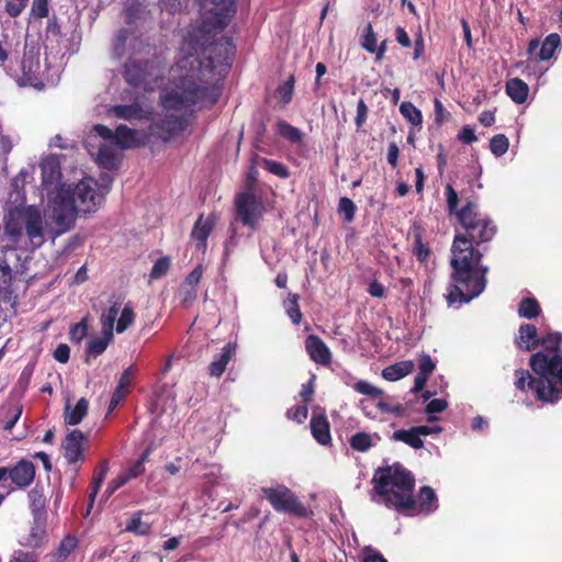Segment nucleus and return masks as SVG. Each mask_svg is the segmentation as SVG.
I'll return each instance as SVG.
<instances>
[{"label": "nucleus", "mask_w": 562, "mask_h": 562, "mask_svg": "<svg viewBox=\"0 0 562 562\" xmlns=\"http://www.w3.org/2000/svg\"><path fill=\"white\" fill-rule=\"evenodd\" d=\"M530 366L539 379H532L528 371H518L516 386L535 389L541 401H557L562 395V357L538 352L530 358Z\"/></svg>", "instance_id": "obj_4"}, {"label": "nucleus", "mask_w": 562, "mask_h": 562, "mask_svg": "<svg viewBox=\"0 0 562 562\" xmlns=\"http://www.w3.org/2000/svg\"><path fill=\"white\" fill-rule=\"evenodd\" d=\"M376 406L382 412L392 413V414L397 415V416H400V415H402L404 413V407L401 404L391 405L387 402L379 401Z\"/></svg>", "instance_id": "obj_56"}, {"label": "nucleus", "mask_w": 562, "mask_h": 562, "mask_svg": "<svg viewBox=\"0 0 562 562\" xmlns=\"http://www.w3.org/2000/svg\"><path fill=\"white\" fill-rule=\"evenodd\" d=\"M127 42V32L121 31L114 42L113 55L115 58H121L125 55V46Z\"/></svg>", "instance_id": "obj_47"}, {"label": "nucleus", "mask_w": 562, "mask_h": 562, "mask_svg": "<svg viewBox=\"0 0 562 562\" xmlns=\"http://www.w3.org/2000/svg\"><path fill=\"white\" fill-rule=\"evenodd\" d=\"M94 131L102 138L99 145L98 162L106 169L116 167L122 147L113 140V131L104 125L98 124Z\"/></svg>", "instance_id": "obj_12"}, {"label": "nucleus", "mask_w": 562, "mask_h": 562, "mask_svg": "<svg viewBox=\"0 0 562 562\" xmlns=\"http://www.w3.org/2000/svg\"><path fill=\"white\" fill-rule=\"evenodd\" d=\"M32 13L37 18H45L48 14L47 0H33Z\"/></svg>", "instance_id": "obj_53"}, {"label": "nucleus", "mask_w": 562, "mask_h": 562, "mask_svg": "<svg viewBox=\"0 0 562 562\" xmlns=\"http://www.w3.org/2000/svg\"><path fill=\"white\" fill-rule=\"evenodd\" d=\"M124 76L130 85L150 91L160 86L164 68L157 57L142 61L135 56L125 64Z\"/></svg>", "instance_id": "obj_7"}, {"label": "nucleus", "mask_w": 562, "mask_h": 562, "mask_svg": "<svg viewBox=\"0 0 562 562\" xmlns=\"http://www.w3.org/2000/svg\"><path fill=\"white\" fill-rule=\"evenodd\" d=\"M125 529L136 535H147L150 530V525L142 520L140 514H135L127 522Z\"/></svg>", "instance_id": "obj_36"}, {"label": "nucleus", "mask_w": 562, "mask_h": 562, "mask_svg": "<svg viewBox=\"0 0 562 562\" xmlns=\"http://www.w3.org/2000/svg\"><path fill=\"white\" fill-rule=\"evenodd\" d=\"M540 312L538 302L535 299H525L519 305L518 313L521 317L533 318Z\"/></svg>", "instance_id": "obj_35"}, {"label": "nucleus", "mask_w": 562, "mask_h": 562, "mask_svg": "<svg viewBox=\"0 0 562 562\" xmlns=\"http://www.w3.org/2000/svg\"><path fill=\"white\" fill-rule=\"evenodd\" d=\"M110 113L123 120H137L148 114V111L143 109L139 104L134 103L130 105H116L110 110Z\"/></svg>", "instance_id": "obj_22"}, {"label": "nucleus", "mask_w": 562, "mask_h": 562, "mask_svg": "<svg viewBox=\"0 0 562 562\" xmlns=\"http://www.w3.org/2000/svg\"><path fill=\"white\" fill-rule=\"evenodd\" d=\"M69 347L65 344H60L54 351V358L60 363H66L69 359Z\"/></svg>", "instance_id": "obj_58"}, {"label": "nucleus", "mask_w": 562, "mask_h": 562, "mask_svg": "<svg viewBox=\"0 0 562 562\" xmlns=\"http://www.w3.org/2000/svg\"><path fill=\"white\" fill-rule=\"evenodd\" d=\"M362 46L369 53H375L376 50V37L372 30L371 24L366 26V33L363 35Z\"/></svg>", "instance_id": "obj_46"}, {"label": "nucleus", "mask_w": 562, "mask_h": 562, "mask_svg": "<svg viewBox=\"0 0 562 562\" xmlns=\"http://www.w3.org/2000/svg\"><path fill=\"white\" fill-rule=\"evenodd\" d=\"M560 42H561V40H560L559 34L551 33L550 35H548L541 45V48L539 52V59H541V60L550 59L553 56L554 50L559 47Z\"/></svg>", "instance_id": "obj_30"}, {"label": "nucleus", "mask_w": 562, "mask_h": 562, "mask_svg": "<svg viewBox=\"0 0 562 562\" xmlns=\"http://www.w3.org/2000/svg\"><path fill=\"white\" fill-rule=\"evenodd\" d=\"M145 468L142 465V462H135L128 470H126L122 475L126 477L128 482L132 479L137 477L144 472Z\"/></svg>", "instance_id": "obj_59"}, {"label": "nucleus", "mask_w": 562, "mask_h": 562, "mask_svg": "<svg viewBox=\"0 0 562 562\" xmlns=\"http://www.w3.org/2000/svg\"><path fill=\"white\" fill-rule=\"evenodd\" d=\"M199 1L201 21L184 37L176 67L170 69L173 85L161 94L165 120L155 124V132L164 139L183 130L193 106L217 101L218 82L231 65L232 45L216 36L235 14L234 0Z\"/></svg>", "instance_id": "obj_1"}, {"label": "nucleus", "mask_w": 562, "mask_h": 562, "mask_svg": "<svg viewBox=\"0 0 562 562\" xmlns=\"http://www.w3.org/2000/svg\"><path fill=\"white\" fill-rule=\"evenodd\" d=\"M353 387L357 392L372 397H378L383 393L381 389L375 387L367 381H358Z\"/></svg>", "instance_id": "obj_45"}, {"label": "nucleus", "mask_w": 562, "mask_h": 562, "mask_svg": "<svg viewBox=\"0 0 562 562\" xmlns=\"http://www.w3.org/2000/svg\"><path fill=\"white\" fill-rule=\"evenodd\" d=\"M133 372H134L133 367H128L122 373V375L119 380V384L112 394L108 414L112 413L115 409V407L119 405V403L122 401V398L127 394L131 382H132Z\"/></svg>", "instance_id": "obj_18"}, {"label": "nucleus", "mask_w": 562, "mask_h": 562, "mask_svg": "<svg viewBox=\"0 0 562 562\" xmlns=\"http://www.w3.org/2000/svg\"><path fill=\"white\" fill-rule=\"evenodd\" d=\"M400 112L413 125L418 126L423 122L422 112L411 102H403Z\"/></svg>", "instance_id": "obj_32"}, {"label": "nucleus", "mask_w": 562, "mask_h": 562, "mask_svg": "<svg viewBox=\"0 0 562 562\" xmlns=\"http://www.w3.org/2000/svg\"><path fill=\"white\" fill-rule=\"evenodd\" d=\"M448 406V403L443 398L431 400L426 406V413L435 414L443 412Z\"/></svg>", "instance_id": "obj_52"}, {"label": "nucleus", "mask_w": 562, "mask_h": 562, "mask_svg": "<svg viewBox=\"0 0 562 562\" xmlns=\"http://www.w3.org/2000/svg\"><path fill=\"white\" fill-rule=\"evenodd\" d=\"M126 483H127L126 477H124L122 474L119 475L116 479L112 480L109 483L106 491H105L106 495L111 496L116 490H119L121 486H123Z\"/></svg>", "instance_id": "obj_63"}, {"label": "nucleus", "mask_w": 562, "mask_h": 562, "mask_svg": "<svg viewBox=\"0 0 562 562\" xmlns=\"http://www.w3.org/2000/svg\"><path fill=\"white\" fill-rule=\"evenodd\" d=\"M71 339L81 341L87 335V325L85 323L76 324L70 331Z\"/></svg>", "instance_id": "obj_61"}, {"label": "nucleus", "mask_w": 562, "mask_h": 562, "mask_svg": "<svg viewBox=\"0 0 562 562\" xmlns=\"http://www.w3.org/2000/svg\"><path fill=\"white\" fill-rule=\"evenodd\" d=\"M413 369V361H401L383 369L382 376L387 381H397L409 374Z\"/></svg>", "instance_id": "obj_21"}, {"label": "nucleus", "mask_w": 562, "mask_h": 562, "mask_svg": "<svg viewBox=\"0 0 562 562\" xmlns=\"http://www.w3.org/2000/svg\"><path fill=\"white\" fill-rule=\"evenodd\" d=\"M113 336L102 334V337L92 338L88 341L87 355L88 357H98L104 352Z\"/></svg>", "instance_id": "obj_31"}, {"label": "nucleus", "mask_w": 562, "mask_h": 562, "mask_svg": "<svg viewBox=\"0 0 562 562\" xmlns=\"http://www.w3.org/2000/svg\"><path fill=\"white\" fill-rule=\"evenodd\" d=\"M435 362L428 355H422L418 362L419 373L430 375L435 370Z\"/></svg>", "instance_id": "obj_51"}, {"label": "nucleus", "mask_w": 562, "mask_h": 562, "mask_svg": "<svg viewBox=\"0 0 562 562\" xmlns=\"http://www.w3.org/2000/svg\"><path fill=\"white\" fill-rule=\"evenodd\" d=\"M314 379L315 378L312 376L306 384L302 385V389H301V392H300V396H301L302 401L304 402V404H306L310 401H312V397H313V394H314V386H313Z\"/></svg>", "instance_id": "obj_57"}, {"label": "nucleus", "mask_w": 562, "mask_h": 562, "mask_svg": "<svg viewBox=\"0 0 562 562\" xmlns=\"http://www.w3.org/2000/svg\"><path fill=\"white\" fill-rule=\"evenodd\" d=\"M367 115H368V106L363 100H359V102L357 104V116H356V124L358 127H360L364 123Z\"/></svg>", "instance_id": "obj_60"}, {"label": "nucleus", "mask_w": 562, "mask_h": 562, "mask_svg": "<svg viewBox=\"0 0 562 562\" xmlns=\"http://www.w3.org/2000/svg\"><path fill=\"white\" fill-rule=\"evenodd\" d=\"M214 226L212 218H203L202 216L195 222L191 238L195 243V247L202 251L206 248V240Z\"/></svg>", "instance_id": "obj_17"}, {"label": "nucleus", "mask_w": 562, "mask_h": 562, "mask_svg": "<svg viewBox=\"0 0 562 562\" xmlns=\"http://www.w3.org/2000/svg\"><path fill=\"white\" fill-rule=\"evenodd\" d=\"M446 192H447L448 207H449L450 212H453L458 205V194L450 184H448L446 187Z\"/></svg>", "instance_id": "obj_64"}, {"label": "nucleus", "mask_w": 562, "mask_h": 562, "mask_svg": "<svg viewBox=\"0 0 562 562\" xmlns=\"http://www.w3.org/2000/svg\"><path fill=\"white\" fill-rule=\"evenodd\" d=\"M419 501L423 510L429 512L431 503L436 502V494L429 486H424L419 492Z\"/></svg>", "instance_id": "obj_42"}, {"label": "nucleus", "mask_w": 562, "mask_h": 562, "mask_svg": "<svg viewBox=\"0 0 562 562\" xmlns=\"http://www.w3.org/2000/svg\"><path fill=\"white\" fill-rule=\"evenodd\" d=\"M8 476L15 486L23 488L29 486L35 476V467L31 461L21 460L16 465L9 469Z\"/></svg>", "instance_id": "obj_14"}, {"label": "nucleus", "mask_w": 562, "mask_h": 562, "mask_svg": "<svg viewBox=\"0 0 562 562\" xmlns=\"http://www.w3.org/2000/svg\"><path fill=\"white\" fill-rule=\"evenodd\" d=\"M541 345L549 351H555L562 357V335L560 333H549L541 340Z\"/></svg>", "instance_id": "obj_33"}, {"label": "nucleus", "mask_w": 562, "mask_h": 562, "mask_svg": "<svg viewBox=\"0 0 562 562\" xmlns=\"http://www.w3.org/2000/svg\"><path fill=\"white\" fill-rule=\"evenodd\" d=\"M178 295L181 303L186 305L191 304L196 299V289L194 286H190L182 283L179 289Z\"/></svg>", "instance_id": "obj_48"}, {"label": "nucleus", "mask_w": 562, "mask_h": 562, "mask_svg": "<svg viewBox=\"0 0 562 562\" xmlns=\"http://www.w3.org/2000/svg\"><path fill=\"white\" fill-rule=\"evenodd\" d=\"M509 143L505 135L498 134L491 139L490 148L495 156H503L508 149Z\"/></svg>", "instance_id": "obj_38"}, {"label": "nucleus", "mask_w": 562, "mask_h": 562, "mask_svg": "<svg viewBox=\"0 0 562 562\" xmlns=\"http://www.w3.org/2000/svg\"><path fill=\"white\" fill-rule=\"evenodd\" d=\"M77 546V539L75 537H66L59 548H58V557L59 558H67L70 552L75 550Z\"/></svg>", "instance_id": "obj_50"}, {"label": "nucleus", "mask_w": 562, "mask_h": 562, "mask_svg": "<svg viewBox=\"0 0 562 562\" xmlns=\"http://www.w3.org/2000/svg\"><path fill=\"white\" fill-rule=\"evenodd\" d=\"M89 408V402L81 397L75 406H71L69 403L65 406V422L68 425H78L86 417Z\"/></svg>", "instance_id": "obj_19"}, {"label": "nucleus", "mask_w": 562, "mask_h": 562, "mask_svg": "<svg viewBox=\"0 0 562 562\" xmlns=\"http://www.w3.org/2000/svg\"><path fill=\"white\" fill-rule=\"evenodd\" d=\"M21 68L22 76L20 78V85L30 86L37 90H42L45 87L46 68L41 65L40 52L37 48L30 47L25 49Z\"/></svg>", "instance_id": "obj_11"}, {"label": "nucleus", "mask_w": 562, "mask_h": 562, "mask_svg": "<svg viewBox=\"0 0 562 562\" xmlns=\"http://www.w3.org/2000/svg\"><path fill=\"white\" fill-rule=\"evenodd\" d=\"M294 77L290 76L286 81L279 86L277 90V99L283 105L288 104L293 94Z\"/></svg>", "instance_id": "obj_34"}, {"label": "nucleus", "mask_w": 562, "mask_h": 562, "mask_svg": "<svg viewBox=\"0 0 562 562\" xmlns=\"http://www.w3.org/2000/svg\"><path fill=\"white\" fill-rule=\"evenodd\" d=\"M313 437L321 443L327 445L330 441L329 426L324 416H313L311 420Z\"/></svg>", "instance_id": "obj_23"}, {"label": "nucleus", "mask_w": 562, "mask_h": 562, "mask_svg": "<svg viewBox=\"0 0 562 562\" xmlns=\"http://www.w3.org/2000/svg\"><path fill=\"white\" fill-rule=\"evenodd\" d=\"M278 133L291 142H297L301 138L300 131L286 122L278 123Z\"/></svg>", "instance_id": "obj_40"}, {"label": "nucleus", "mask_w": 562, "mask_h": 562, "mask_svg": "<svg viewBox=\"0 0 562 562\" xmlns=\"http://www.w3.org/2000/svg\"><path fill=\"white\" fill-rule=\"evenodd\" d=\"M44 231L42 212L33 205L12 209L4 225V233L13 244H19L25 233L33 248L44 243Z\"/></svg>", "instance_id": "obj_6"}, {"label": "nucleus", "mask_w": 562, "mask_h": 562, "mask_svg": "<svg viewBox=\"0 0 562 562\" xmlns=\"http://www.w3.org/2000/svg\"><path fill=\"white\" fill-rule=\"evenodd\" d=\"M263 496L277 512L303 516L305 508L293 492L284 485L262 487Z\"/></svg>", "instance_id": "obj_10"}, {"label": "nucleus", "mask_w": 562, "mask_h": 562, "mask_svg": "<svg viewBox=\"0 0 562 562\" xmlns=\"http://www.w3.org/2000/svg\"><path fill=\"white\" fill-rule=\"evenodd\" d=\"M121 311V303L113 302L112 305L102 312L100 316L101 325H102V334L108 336H113L114 323L116 317Z\"/></svg>", "instance_id": "obj_25"}, {"label": "nucleus", "mask_w": 562, "mask_h": 562, "mask_svg": "<svg viewBox=\"0 0 562 562\" xmlns=\"http://www.w3.org/2000/svg\"><path fill=\"white\" fill-rule=\"evenodd\" d=\"M306 350L310 357L317 363L327 364L330 362V351L328 347L317 336L311 335L305 341Z\"/></svg>", "instance_id": "obj_16"}, {"label": "nucleus", "mask_w": 562, "mask_h": 562, "mask_svg": "<svg viewBox=\"0 0 562 562\" xmlns=\"http://www.w3.org/2000/svg\"><path fill=\"white\" fill-rule=\"evenodd\" d=\"M372 483L379 496V503L401 512L414 507L413 490L415 481L411 473L400 464L380 469L374 474Z\"/></svg>", "instance_id": "obj_5"}, {"label": "nucleus", "mask_w": 562, "mask_h": 562, "mask_svg": "<svg viewBox=\"0 0 562 562\" xmlns=\"http://www.w3.org/2000/svg\"><path fill=\"white\" fill-rule=\"evenodd\" d=\"M379 439L378 435H370L361 431L350 438V446L357 451L366 452L371 447L375 446Z\"/></svg>", "instance_id": "obj_28"}, {"label": "nucleus", "mask_w": 562, "mask_h": 562, "mask_svg": "<svg viewBox=\"0 0 562 562\" xmlns=\"http://www.w3.org/2000/svg\"><path fill=\"white\" fill-rule=\"evenodd\" d=\"M169 267H170V260L168 257H162V258H159L153 269H151V272H150V278L151 279H159L161 278L162 276H165L167 273V271L169 270Z\"/></svg>", "instance_id": "obj_44"}, {"label": "nucleus", "mask_w": 562, "mask_h": 562, "mask_svg": "<svg viewBox=\"0 0 562 562\" xmlns=\"http://www.w3.org/2000/svg\"><path fill=\"white\" fill-rule=\"evenodd\" d=\"M518 347L524 350H533L538 347L537 328L531 324H522L519 327V336L517 339Z\"/></svg>", "instance_id": "obj_20"}, {"label": "nucleus", "mask_w": 562, "mask_h": 562, "mask_svg": "<svg viewBox=\"0 0 562 562\" xmlns=\"http://www.w3.org/2000/svg\"><path fill=\"white\" fill-rule=\"evenodd\" d=\"M203 274L202 266H198L194 270H192L189 276L186 278L183 284L196 288Z\"/></svg>", "instance_id": "obj_55"}, {"label": "nucleus", "mask_w": 562, "mask_h": 562, "mask_svg": "<svg viewBox=\"0 0 562 562\" xmlns=\"http://www.w3.org/2000/svg\"><path fill=\"white\" fill-rule=\"evenodd\" d=\"M451 254L453 284L447 300L450 305L454 302L468 303L484 291L488 268L480 265L482 254L464 235H456Z\"/></svg>", "instance_id": "obj_2"}, {"label": "nucleus", "mask_w": 562, "mask_h": 562, "mask_svg": "<svg viewBox=\"0 0 562 562\" xmlns=\"http://www.w3.org/2000/svg\"><path fill=\"white\" fill-rule=\"evenodd\" d=\"M121 316L117 319L115 330L121 334L124 333L133 323L135 319V314L130 306H125L123 310L120 311Z\"/></svg>", "instance_id": "obj_37"}, {"label": "nucleus", "mask_w": 562, "mask_h": 562, "mask_svg": "<svg viewBox=\"0 0 562 562\" xmlns=\"http://www.w3.org/2000/svg\"><path fill=\"white\" fill-rule=\"evenodd\" d=\"M42 186L48 198V209L50 210V198L55 196L56 191L66 188L60 183V164L56 156L50 155L41 162Z\"/></svg>", "instance_id": "obj_13"}, {"label": "nucleus", "mask_w": 562, "mask_h": 562, "mask_svg": "<svg viewBox=\"0 0 562 562\" xmlns=\"http://www.w3.org/2000/svg\"><path fill=\"white\" fill-rule=\"evenodd\" d=\"M85 436L80 430L70 431L63 443L64 456L69 463L79 461L82 457V443Z\"/></svg>", "instance_id": "obj_15"}, {"label": "nucleus", "mask_w": 562, "mask_h": 562, "mask_svg": "<svg viewBox=\"0 0 562 562\" xmlns=\"http://www.w3.org/2000/svg\"><path fill=\"white\" fill-rule=\"evenodd\" d=\"M395 38L397 43L403 47H409L412 45V41L407 32L401 26L396 27L395 30Z\"/></svg>", "instance_id": "obj_62"}, {"label": "nucleus", "mask_w": 562, "mask_h": 562, "mask_svg": "<svg viewBox=\"0 0 562 562\" xmlns=\"http://www.w3.org/2000/svg\"><path fill=\"white\" fill-rule=\"evenodd\" d=\"M286 313L294 324H299L301 321V312L297 304V295L292 294L284 302Z\"/></svg>", "instance_id": "obj_39"}, {"label": "nucleus", "mask_w": 562, "mask_h": 562, "mask_svg": "<svg viewBox=\"0 0 562 562\" xmlns=\"http://www.w3.org/2000/svg\"><path fill=\"white\" fill-rule=\"evenodd\" d=\"M529 88L521 79L513 78L507 81L506 92L516 103H522L528 97Z\"/></svg>", "instance_id": "obj_24"}, {"label": "nucleus", "mask_w": 562, "mask_h": 562, "mask_svg": "<svg viewBox=\"0 0 562 562\" xmlns=\"http://www.w3.org/2000/svg\"><path fill=\"white\" fill-rule=\"evenodd\" d=\"M235 352V346L227 344L217 360H214L210 367V374L213 376H220L225 371L227 363L232 359Z\"/></svg>", "instance_id": "obj_27"}, {"label": "nucleus", "mask_w": 562, "mask_h": 562, "mask_svg": "<svg viewBox=\"0 0 562 562\" xmlns=\"http://www.w3.org/2000/svg\"><path fill=\"white\" fill-rule=\"evenodd\" d=\"M249 177L247 190L236 195L235 199V222H240L251 231L256 229L261 216L262 204L251 191V181Z\"/></svg>", "instance_id": "obj_9"}, {"label": "nucleus", "mask_w": 562, "mask_h": 562, "mask_svg": "<svg viewBox=\"0 0 562 562\" xmlns=\"http://www.w3.org/2000/svg\"><path fill=\"white\" fill-rule=\"evenodd\" d=\"M392 438L396 441H403L414 449H420L424 446L422 438H419L417 431L414 430V427L407 430H396Z\"/></svg>", "instance_id": "obj_29"}, {"label": "nucleus", "mask_w": 562, "mask_h": 562, "mask_svg": "<svg viewBox=\"0 0 562 562\" xmlns=\"http://www.w3.org/2000/svg\"><path fill=\"white\" fill-rule=\"evenodd\" d=\"M113 140L122 148H131L137 144L136 132L126 125H119L113 132Z\"/></svg>", "instance_id": "obj_26"}, {"label": "nucleus", "mask_w": 562, "mask_h": 562, "mask_svg": "<svg viewBox=\"0 0 562 562\" xmlns=\"http://www.w3.org/2000/svg\"><path fill=\"white\" fill-rule=\"evenodd\" d=\"M476 205L473 203H468L459 213L458 218L464 228V233H460L464 235L469 240H471L472 245L481 244L491 240L495 233L496 227L490 220L482 218L477 211Z\"/></svg>", "instance_id": "obj_8"}, {"label": "nucleus", "mask_w": 562, "mask_h": 562, "mask_svg": "<svg viewBox=\"0 0 562 562\" xmlns=\"http://www.w3.org/2000/svg\"><path fill=\"white\" fill-rule=\"evenodd\" d=\"M261 164L265 169H267L269 172H271L280 178L284 179V178L289 177L288 169L283 165L279 164L274 160L262 159Z\"/></svg>", "instance_id": "obj_41"}, {"label": "nucleus", "mask_w": 562, "mask_h": 562, "mask_svg": "<svg viewBox=\"0 0 562 562\" xmlns=\"http://www.w3.org/2000/svg\"><path fill=\"white\" fill-rule=\"evenodd\" d=\"M108 191V187H100L91 178L81 180L72 191L70 188L56 191L55 196L50 198L49 211V217L56 225L55 234L67 232L74 224L78 211L89 213L97 210Z\"/></svg>", "instance_id": "obj_3"}, {"label": "nucleus", "mask_w": 562, "mask_h": 562, "mask_svg": "<svg viewBox=\"0 0 562 562\" xmlns=\"http://www.w3.org/2000/svg\"><path fill=\"white\" fill-rule=\"evenodd\" d=\"M338 210L347 222H351L355 216L356 205L350 199L344 196L339 200Z\"/></svg>", "instance_id": "obj_43"}, {"label": "nucleus", "mask_w": 562, "mask_h": 562, "mask_svg": "<svg viewBox=\"0 0 562 562\" xmlns=\"http://www.w3.org/2000/svg\"><path fill=\"white\" fill-rule=\"evenodd\" d=\"M29 0H5V11L12 18L21 14Z\"/></svg>", "instance_id": "obj_49"}, {"label": "nucleus", "mask_w": 562, "mask_h": 562, "mask_svg": "<svg viewBox=\"0 0 562 562\" xmlns=\"http://www.w3.org/2000/svg\"><path fill=\"white\" fill-rule=\"evenodd\" d=\"M288 416L297 423H302L307 417V406L305 404L296 406L288 412Z\"/></svg>", "instance_id": "obj_54"}]
</instances>
